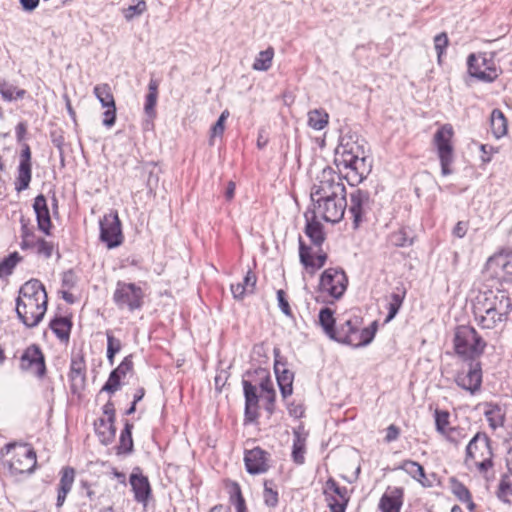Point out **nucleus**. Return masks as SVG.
<instances>
[{"mask_svg":"<svg viewBox=\"0 0 512 512\" xmlns=\"http://www.w3.org/2000/svg\"><path fill=\"white\" fill-rule=\"evenodd\" d=\"M492 58V54L488 57L486 53L469 55L467 64L470 75L484 82L494 81L499 73Z\"/></svg>","mask_w":512,"mask_h":512,"instance_id":"11","label":"nucleus"},{"mask_svg":"<svg viewBox=\"0 0 512 512\" xmlns=\"http://www.w3.org/2000/svg\"><path fill=\"white\" fill-rule=\"evenodd\" d=\"M95 431L100 437L101 442L108 444L114 439L116 428L114 426V422L106 421L105 418H100L95 422Z\"/></svg>","mask_w":512,"mask_h":512,"instance_id":"30","label":"nucleus"},{"mask_svg":"<svg viewBox=\"0 0 512 512\" xmlns=\"http://www.w3.org/2000/svg\"><path fill=\"white\" fill-rule=\"evenodd\" d=\"M360 325L361 324L357 325V329H356V333H355L356 339L352 345V347H355V348L366 346L369 343H371L372 340L374 339V336H375V333L377 330L376 322H373L369 327L364 328V329H361Z\"/></svg>","mask_w":512,"mask_h":512,"instance_id":"31","label":"nucleus"},{"mask_svg":"<svg viewBox=\"0 0 512 512\" xmlns=\"http://www.w3.org/2000/svg\"><path fill=\"white\" fill-rule=\"evenodd\" d=\"M40 294H42V297H43V302L41 303V306H43L44 308L46 307V304H47V295H46V291L44 289V286L42 283H40L38 280L34 279V292H33V295H34V300L35 301H39L40 299ZM37 307L39 308L40 307V304H37Z\"/></svg>","mask_w":512,"mask_h":512,"instance_id":"59","label":"nucleus"},{"mask_svg":"<svg viewBox=\"0 0 512 512\" xmlns=\"http://www.w3.org/2000/svg\"><path fill=\"white\" fill-rule=\"evenodd\" d=\"M100 224V240L106 244L108 249L120 246L124 240L121 222L117 211L103 216Z\"/></svg>","mask_w":512,"mask_h":512,"instance_id":"12","label":"nucleus"},{"mask_svg":"<svg viewBox=\"0 0 512 512\" xmlns=\"http://www.w3.org/2000/svg\"><path fill=\"white\" fill-rule=\"evenodd\" d=\"M107 336V359L110 365L114 364L115 355L121 350V341L115 338L110 331L106 332Z\"/></svg>","mask_w":512,"mask_h":512,"instance_id":"47","label":"nucleus"},{"mask_svg":"<svg viewBox=\"0 0 512 512\" xmlns=\"http://www.w3.org/2000/svg\"><path fill=\"white\" fill-rule=\"evenodd\" d=\"M293 435L292 459L296 464L301 465L305 462L306 437L299 429L294 430Z\"/></svg>","mask_w":512,"mask_h":512,"instance_id":"29","label":"nucleus"},{"mask_svg":"<svg viewBox=\"0 0 512 512\" xmlns=\"http://www.w3.org/2000/svg\"><path fill=\"white\" fill-rule=\"evenodd\" d=\"M319 323L325 334L330 338L335 330V318L332 309L325 307L319 312Z\"/></svg>","mask_w":512,"mask_h":512,"instance_id":"40","label":"nucleus"},{"mask_svg":"<svg viewBox=\"0 0 512 512\" xmlns=\"http://www.w3.org/2000/svg\"><path fill=\"white\" fill-rule=\"evenodd\" d=\"M69 379L72 393H78L84 389L86 382V364L82 354L72 356Z\"/></svg>","mask_w":512,"mask_h":512,"instance_id":"18","label":"nucleus"},{"mask_svg":"<svg viewBox=\"0 0 512 512\" xmlns=\"http://www.w3.org/2000/svg\"><path fill=\"white\" fill-rule=\"evenodd\" d=\"M147 10V3L145 0H137L133 5H129L122 9L123 17L126 21H132L135 17L141 16Z\"/></svg>","mask_w":512,"mask_h":512,"instance_id":"45","label":"nucleus"},{"mask_svg":"<svg viewBox=\"0 0 512 512\" xmlns=\"http://www.w3.org/2000/svg\"><path fill=\"white\" fill-rule=\"evenodd\" d=\"M409 474L414 480L424 485L425 471L422 465L412 460H404L398 467Z\"/></svg>","mask_w":512,"mask_h":512,"instance_id":"37","label":"nucleus"},{"mask_svg":"<svg viewBox=\"0 0 512 512\" xmlns=\"http://www.w3.org/2000/svg\"><path fill=\"white\" fill-rule=\"evenodd\" d=\"M113 302L119 310L134 312L144 304V291L135 283L118 281L113 293Z\"/></svg>","mask_w":512,"mask_h":512,"instance_id":"6","label":"nucleus"},{"mask_svg":"<svg viewBox=\"0 0 512 512\" xmlns=\"http://www.w3.org/2000/svg\"><path fill=\"white\" fill-rule=\"evenodd\" d=\"M93 93L101 103L102 108L114 107L115 100L109 84L102 83L94 87Z\"/></svg>","mask_w":512,"mask_h":512,"instance_id":"33","label":"nucleus"},{"mask_svg":"<svg viewBox=\"0 0 512 512\" xmlns=\"http://www.w3.org/2000/svg\"><path fill=\"white\" fill-rule=\"evenodd\" d=\"M103 113V125L110 128L116 121V104L114 107H107Z\"/></svg>","mask_w":512,"mask_h":512,"instance_id":"61","label":"nucleus"},{"mask_svg":"<svg viewBox=\"0 0 512 512\" xmlns=\"http://www.w3.org/2000/svg\"><path fill=\"white\" fill-rule=\"evenodd\" d=\"M363 154V150L356 143H341L336 149V164L351 170L346 175L351 186L362 182L371 171V163Z\"/></svg>","mask_w":512,"mask_h":512,"instance_id":"2","label":"nucleus"},{"mask_svg":"<svg viewBox=\"0 0 512 512\" xmlns=\"http://www.w3.org/2000/svg\"><path fill=\"white\" fill-rule=\"evenodd\" d=\"M35 245L37 246L38 254L43 255L45 258L51 257L54 249L52 242L40 239Z\"/></svg>","mask_w":512,"mask_h":512,"instance_id":"57","label":"nucleus"},{"mask_svg":"<svg viewBox=\"0 0 512 512\" xmlns=\"http://www.w3.org/2000/svg\"><path fill=\"white\" fill-rule=\"evenodd\" d=\"M133 369V361L132 356H126L122 362L115 368L113 371L116 373L121 379L124 378L129 372Z\"/></svg>","mask_w":512,"mask_h":512,"instance_id":"54","label":"nucleus"},{"mask_svg":"<svg viewBox=\"0 0 512 512\" xmlns=\"http://www.w3.org/2000/svg\"><path fill=\"white\" fill-rule=\"evenodd\" d=\"M21 260L18 252H13L0 261V278H5L12 274L16 264Z\"/></svg>","mask_w":512,"mask_h":512,"instance_id":"44","label":"nucleus"},{"mask_svg":"<svg viewBox=\"0 0 512 512\" xmlns=\"http://www.w3.org/2000/svg\"><path fill=\"white\" fill-rule=\"evenodd\" d=\"M274 57V50L272 47L267 48L264 51L259 52L256 57L252 68L256 71H267L271 65Z\"/></svg>","mask_w":512,"mask_h":512,"instance_id":"42","label":"nucleus"},{"mask_svg":"<svg viewBox=\"0 0 512 512\" xmlns=\"http://www.w3.org/2000/svg\"><path fill=\"white\" fill-rule=\"evenodd\" d=\"M492 452L489 439L476 434L466 447L465 464L474 465L480 471H487L492 466Z\"/></svg>","mask_w":512,"mask_h":512,"instance_id":"7","label":"nucleus"},{"mask_svg":"<svg viewBox=\"0 0 512 512\" xmlns=\"http://www.w3.org/2000/svg\"><path fill=\"white\" fill-rule=\"evenodd\" d=\"M305 217V235L310 239V242L314 248L322 247V244L326 239L323 225L316 220L317 217H314V215H312L311 218H308V214L306 213Z\"/></svg>","mask_w":512,"mask_h":512,"instance_id":"24","label":"nucleus"},{"mask_svg":"<svg viewBox=\"0 0 512 512\" xmlns=\"http://www.w3.org/2000/svg\"><path fill=\"white\" fill-rule=\"evenodd\" d=\"M120 385H121V378L116 373H114V371L112 370L109 375L108 380L102 387V391H106L110 394H113L117 390H119Z\"/></svg>","mask_w":512,"mask_h":512,"instance_id":"51","label":"nucleus"},{"mask_svg":"<svg viewBox=\"0 0 512 512\" xmlns=\"http://www.w3.org/2000/svg\"><path fill=\"white\" fill-rule=\"evenodd\" d=\"M389 242L395 247H407L413 244L412 232L407 228H401L389 236Z\"/></svg>","mask_w":512,"mask_h":512,"instance_id":"38","label":"nucleus"},{"mask_svg":"<svg viewBox=\"0 0 512 512\" xmlns=\"http://www.w3.org/2000/svg\"><path fill=\"white\" fill-rule=\"evenodd\" d=\"M386 431L385 441L388 443L397 440L400 435V429L394 424L388 426Z\"/></svg>","mask_w":512,"mask_h":512,"instance_id":"64","label":"nucleus"},{"mask_svg":"<svg viewBox=\"0 0 512 512\" xmlns=\"http://www.w3.org/2000/svg\"><path fill=\"white\" fill-rule=\"evenodd\" d=\"M34 368L36 369V373L39 377H43L46 373L45 359L44 355L39 349V347L34 345Z\"/></svg>","mask_w":512,"mask_h":512,"instance_id":"50","label":"nucleus"},{"mask_svg":"<svg viewBox=\"0 0 512 512\" xmlns=\"http://www.w3.org/2000/svg\"><path fill=\"white\" fill-rule=\"evenodd\" d=\"M158 98V84L155 80H151L148 85V94L146 95L144 111L147 115L155 114V106Z\"/></svg>","mask_w":512,"mask_h":512,"instance_id":"41","label":"nucleus"},{"mask_svg":"<svg viewBox=\"0 0 512 512\" xmlns=\"http://www.w3.org/2000/svg\"><path fill=\"white\" fill-rule=\"evenodd\" d=\"M405 296H406V290L402 287H397L396 291L390 295L388 304H387L388 315L385 319L386 323L391 321L393 318H395V316L397 315V313L399 312V310L403 304Z\"/></svg>","mask_w":512,"mask_h":512,"instance_id":"28","label":"nucleus"},{"mask_svg":"<svg viewBox=\"0 0 512 512\" xmlns=\"http://www.w3.org/2000/svg\"><path fill=\"white\" fill-rule=\"evenodd\" d=\"M256 275L249 270L243 279V284L247 288V293H253L256 285Z\"/></svg>","mask_w":512,"mask_h":512,"instance_id":"62","label":"nucleus"},{"mask_svg":"<svg viewBox=\"0 0 512 512\" xmlns=\"http://www.w3.org/2000/svg\"><path fill=\"white\" fill-rule=\"evenodd\" d=\"M34 213L36 214L38 229L46 235H50V229L52 227L50 212L47 201L43 195H38L34 198Z\"/></svg>","mask_w":512,"mask_h":512,"instance_id":"22","label":"nucleus"},{"mask_svg":"<svg viewBox=\"0 0 512 512\" xmlns=\"http://www.w3.org/2000/svg\"><path fill=\"white\" fill-rule=\"evenodd\" d=\"M244 463L249 474L265 473L269 469V454L260 447H255L245 452Z\"/></svg>","mask_w":512,"mask_h":512,"instance_id":"17","label":"nucleus"},{"mask_svg":"<svg viewBox=\"0 0 512 512\" xmlns=\"http://www.w3.org/2000/svg\"><path fill=\"white\" fill-rule=\"evenodd\" d=\"M330 492L334 493L338 496L337 499L347 500V489L345 487H340L337 482L333 479H329L326 482L324 493L326 495H330Z\"/></svg>","mask_w":512,"mask_h":512,"instance_id":"49","label":"nucleus"},{"mask_svg":"<svg viewBox=\"0 0 512 512\" xmlns=\"http://www.w3.org/2000/svg\"><path fill=\"white\" fill-rule=\"evenodd\" d=\"M130 484L134 492L135 500L146 506L151 494V487L147 477L142 474L132 473L130 476Z\"/></svg>","mask_w":512,"mask_h":512,"instance_id":"25","label":"nucleus"},{"mask_svg":"<svg viewBox=\"0 0 512 512\" xmlns=\"http://www.w3.org/2000/svg\"><path fill=\"white\" fill-rule=\"evenodd\" d=\"M243 389L245 396V419L253 422L257 417L258 395L256 386L247 380H243Z\"/></svg>","mask_w":512,"mask_h":512,"instance_id":"23","label":"nucleus"},{"mask_svg":"<svg viewBox=\"0 0 512 512\" xmlns=\"http://www.w3.org/2000/svg\"><path fill=\"white\" fill-rule=\"evenodd\" d=\"M358 324H361V321L358 317L345 320L343 323H340L337 327H335L333 335L330 337V339L352 346L356 339L355 333Z\"/></svg>","mask_w":512,"mask_h":512,"instance_id":"19","label":"nucleus"},{"mask_svg":"<svg viewBox=\"0 0 512 512\" xmlns=\"http://www.w3.org/2000/svg\"><path fill=\"white\" fill-rule=\"evenodd\" d=\"M347 277L342 269L328 268L320 277V291L334 299L342 297L347 288Z\"/></svg>","mask_w":512,"mask_h":512,"instance_id":"13","label":"nucleus"},{"mask_svg":"<svg viewBox=\"0 0 512 512\" xmlns=\"http://www.w3.org/2000/svg\"><path fill=\"white\" fill-rule=\"evenodd\" d=\"M299 259L300 263L309 270L310 273H314L316 270L322 268L327 261V253L320 248H312L308 246L299 236Z\"/></svg>","mask_w":512,"mask_h":512,"instance_id":"14","label":"nucleus"},{"mask_svg":"<svg viewBox=\"0 0 512 512\" xmlns=\"http://www.w3.org/2000/svg\"><path fill=\"white\" fill-rule=\"evenodd\" d=\"M75 474V470L72 467L66 466L62 468L56 501V506L58 508L64 504L67 494L71 491L75 480Z\"/></svg>","mask_w":512,"mask_h":512,"instance_id":"26","label":"nucleus"},{"mask_svg":"<svg viewBox=\"0 0 512 512\" xmlns=\"http://www.w3.org/2000/svg\"><path fill=\"white\" fill-rule=\"evenodd\" d=\"M0 93L4 99L13 100L21 98L24 95V90L17 89L12 84L0 79Z\"/></svg>","mask_w":512,"mask_h":512,"instance_id":"48","label":"nucleus"},{"mask_svg":"<svg viewBox=\"0 0 512 512\" xmlns=\"http://www.w3.org/2000/svg\"><path fill=\"white\" fill-rule=\"evenodd\" d=\"M19 360V368L21 371L26 372L32 367L31 347L26 348V350L21 354Z\"/></svg>","mask_w":512,"mask_h":512,"instance_id":"58","label":"nucleus"},{"mask_svg":"<svg viewBox=\"0 0 512 512\" xmlns=\"http://www.w3.org/2000/svg\"><path fill=\"white\" fill-rule=\"evenodd\" d=\"M450 489L453 495L461 502L469 500V497L471 496L468 488L456 478L450 479Z\"/></svg>","mask_w":512,"mask_h":512,"instance_id":"46","label":"nucleus"},{"mask_svg":"<svg viewBox=\"0 0 512 512\" xmlns=\"http://www.w3.org/2000/svg\"><path fill=\"white\" fill-rule=\"evenodd\" d=\"M32 280H29L25 282V284L20 288L19 290V296L16 299V307L15 311L17 314L18 319L27 327H31L32 324L29 323V317H28V304L26 303L25 299H27L29 302L32 299Z\"/></svg>","mask_w":512,"mask_h":512,"instance_id":"21","label":"nucleus"},{"mask_svg":"<svg viewBox=\"0 0 512 512\" xmlns=\"http://www.w3.org/2000/svg\"><path fill=\"white\" fill-rule=\"evenodd\" d=\"M231 292L235 299H242L247 294V288L243 283L232 284Z\"/></svg>","mask_w":512,"mask_h":512,"instance_id":"63","label":"nucleus"},{"mask_svg":"<svg viewBox=\"0 0 512 512\" xmlns=\"http://www.w3.org/2000/svg\"><path fill=\"white\" fill-rule=\"evenodd\" d=\"M308 126L314 130H322L329 123V114L324 109H313L308 112Z\"/></svg>","mask_w":512,"mask_h":512,"instance_id":"34","label":"nucleus"},{"mask_svg":"<svg viewBox=\"0 0 512 512\" xmlns=\"http://www.w3.org/2000/svg\"><path fill=\"white\" fill-rule=\"evenodd\" d=\"M484 415L489 423V426L496 430L497 428L503 427L506 418V411L503 407L498 404L487 403L485 404Z\"/></svg>","mask_w":512,"mask_h":512,"instance_id":"27","label":"nucleus"},{"mask_svg":"<svg viewBox=\"0 0 512 512\" xmlns=\"http://www.w3.org/2000/svg\"><path fill=\"white\" fill-rule=\"evenodd\" d=\"M132 428L133 425L128 421L125 422V427L121 431L118 453H130L133 449V440H132Z\"/></svg>","mask_w":512,"mask_h":512,"instance_id":"43","label":"nucleus"},{"mask_svg":"<svg viewBox=\"0 0 512 512\" xmlns=\"http://www.w3.org/2000/svg\"><path fill=\"white\" fill-rule=\"evenodd\" d=\"M511 311V299L503 290L485 292L475 308L478 323L484 329H494L505 323Z\"/></svg>","mask_w":512,"mask_h":512,"instance_id":"1","label":"nucleus"},{"mask_svg":"<svg viewBox=\"0 0 512 512\" xmlns=\"http://www.w3.org/2000/svg\"><path fill=\"white\" fill-rule=\"evenodd\" d=\"M456 383L471 394L477 392L482 383V369L477 361H471L466 371L458 373Z\"/></svg>","mask_w":512,"mask_h":512,"instance_id":"15","label":"nucleus"},{"mask_svg":"<svg viewBox=\"0 0 512 512\" xmlns=\"http://www.w3.org/2000/svg\"><path fill=\"white\" fill-rule=\"evenodd\" d=\"M370 207V194L368 191L356 189L350 193L349 212L352 214L353 226L357 229L362 222L363 216Z\"/></svg>","mask_w":512,"mask_h":512,"instance_id":"16","label":"nucleus"},{"mask_svg":"<svg viewBox=\"0 0 512 512\" xmlns=\"http://www.w3.org/2000/svg\"><path fill=\"white\" fill-rule=\"evenodd\" d=\"M1 454L11 455L8 460L11 473L19 477L32 472V446L27 443H9L1 449Z\"/></svg>","mask_w":512,"mask_h":512,"instance_id":"5","label":"nucleus"},{"mask_svg":"<svg viewBox=\"0 0 512 512\" xmlns=\"http://www.w3.org/2000/svg\"><path fill=\"white\" fill-rule=\"evenodd\" d=\"M229 117V111L224 110L216 123L211 128V139L216 136H221L224 133L225 130V121Z\"/></svg>","mask_w":512,"mask_h":512,"instance_id":"53","label":"nucleus"},{"mask_svg":"<svg viewBox=\"0 0 512 512\" xmlns=\"http://www.w3.org/2000/svg\"><path fill=\"white\" fill-rule=\"evenodd\" d=\"M454 351L463 360L475 361L485 351L487 342L469 325L457 326L453 338Z\"/></svg>","mask_w":512,"mask_h":512,"instance_id":"3","label":"nucleus"},{"mask_svg":"<svg viewBox=\"0 0 512 512\" xmlns=\"http://www.w3.org/2000/svg\"><path fill=\"white\" fill-rule=\"evenodd\" d=\"M264 503L268 507H276L278 504V493L272 488L268 487L267 482L264 485V493H263Z\"/></svg>","mask_w":512,"mask_h":512,"instance_id":"55","label":"nucleus"},{"mask_svg":"<svg viewBox=\"0 0 512 512\" xmlns=\"http://www.w3.org/2000/svg\"><path fill=\"white\" fill-rule=\"evenodd\" d=\"M328 506L331 512H345L347 506V500L337 499L333 495H326Z\"/></svg>","mask_w":512,"mask_h":512,"instance_id":"56","label":"nucleus"},{"mask_svg":"<svg viewBox=\"0 0 512 512\" xmlns=\"http://www.w3.org/2000/svg\"><path fill=\"white\" fill-rule=\"evenodd\" d=\"M404 490L401 487H389L379 501L381 512H400L403 505Z\"/></svg>","mask_w":512,"mask_h":512,"instance_id":"20","label":"nucleus"},{"mask_svg":"<svg viewBox=\"0 0 512 512\" xmlns=\"http://www.w3.org/2000/svg\"><path fill=\"white\" fill-rule=\"evenodd\" d=\"M338 196H346V189L341 177L331 168L323 169L317 177V182L311 188L312 203Z\"/></svg>","mask_w":512,"mask_h":512,"instance_id":"4","label":"nucleus"},{"mask_svg":"<svg viewBox=\"0 0 512 512\" xmlns=\"http://www.w3.org/2000/svg\"><path fill=\"white\" fill-rule=\"evenodd\" d=\"M312 214L326 222L337 223L342 220L347 208L346 196L328 198L320 202L312 203Z\"/></svg>","mask_w":512,"mask_h":512,"instance_id":"10","label":"nucleus"},{"mask_svg":"<svg viewBox=\"0 0 512 512\" xmlns=\"http://www.w3.org/2000/svg\"><path fill=\"white\" fill-rule=\"evenodd\" d=\"M435 425L436 430L444 435L449 441H454L452 438V433L455 431L452 428H448L449 426V413L443 410H435Z\"/></svg>","mask_w":512,"mask_h":512,"instance_id":"35","label":"nucleus"},{"mask_svg":"<svg viewBox=\"0 0 512 512\" xmlns=\"http://www.w3.org/2000/svg\"><path fill=\"white\" fill-rule=\"evenodd\" d=\"M448 43H449L448 36L444 32L436 35L434 38V48L437 52L439 63L441 61V57H442L446 47L448 46Z\"/></svg>","mask_w":512,"mask_h":512,"instance_id":"52","label":"nucleus"},{"mask_svg":"<svg viewBox=\"0 0 512 512\" xmlns=\"http://www.w3.org/2000/svg\"><path fill=\"white\" fill-rule=\"evenodd\" d=\"M277 300H278V305H279V308L281 309V311L285 315L291 316L292 312H291L289 302L286 298L285 292L281 289L277 291Z\"/></svg>","mask_w":512,"mask_h":512,"instance_id":"60","label":"nucleus"},{"mask_svg":"<svg viewBox=\"0 0 512 512\" xmlns=\"http://www.w3.org/2000/svg\"><path fill=\"white\" fill-rule=\"evenodd\" d=\"M276 379L282 397L285 399L288 396H290L293 392V372H291L290 370L282 371L279 375H276Z\"/></svg>","mask_w":512,"mask_h":512,"instance_id":"39","label":"nucleus"},{"mask_svg":"<svg viewBox=\"0 0 512 512\" xmlns=\"http://www.w3.org/2000/svg\"><path fill=\"white\" fill-rule=\"evenodd\" d=\"M71 327V321L66 317L55 318L50 322V328L61 341L69 340Z\"/></svg>","mask_w":512,"mask_h":512,"instance_id":"32","label":"nucleus"},{"mask_svg":"<svg viewBox=\"0 0 512 512\" xmlns=\"http://www.w3.org/2000/svg\"><path fill=\"white\" fill-rule=\"evenodd\" d=\"M28 130V124L26 122H20L15 128L16 139L19 143H22L23 149L21 154V161L18 169V176L15 181V188L18 192L28 188L31 180L30 170V146L26 140V134Z\"/></svg>","mask_w":512,"mask_h":512,"instance_id":"9","label":"nucleus"},{"mask_svg":"<svg viewBox=\"0 0 512 512\" xmlns=\"http://www.w3.org/2000/svg\"><path fill=\"white\" fill-rule=\"evenodd\" d=\"M491 129L496 138L504 136L507 132V120L499 109H494L491 113Z\"/></svg>","mask_w":512,"mask_h":512,"instance_id":"36","label":"nucleus"},{"mask_svg":"<svg viewBox=\"0 0 512 512\" xmlns=\"http://www.w3.org/2000/svg\"><path fill=\"white\" fill-rule=\"evenodd\" d=\"M454 135L453 127L450 124L442 125L434 135V144L437 148L438 157L441 164V173L443 176L450 175L452 170L449 166L453 163L452 138Z\"/></svg>","mask_w":512,"mask_h":512,"instance_id":"8","label":"nucleus"}]
</instances>
